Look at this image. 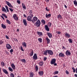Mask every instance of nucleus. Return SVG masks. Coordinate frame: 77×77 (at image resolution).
<instances>
[{
	"instance_id": "1",
	"label": "nucleus",
	"mask_w": 77,
	"mask_h": 77,
	"mask_svg": "<svg viewBox=\"0 0 77 77\" xmlns=\"http://www.w3.org/2000/svg\"><path fill=\"white\" fill-rule=\"evenodd\" d=\"M33 14H30L29 16L27 17V20L29 21H32V19L33 18Z\"/></svg>"
},
{
	"instance_id": "2",
	"label": "nucleus",
	"mask_w": 77,
	"mask_h": 77,
	"mask_svg": "<svg viewBox=\"0 0 77 77\" xmlns=\"http://www.w3.org/2000/svg\"><path fill=\"white\" fill-rule=\"evenodd\" d=\"M34 25H35L36 27H40L41 25V22L40 20H38L35 23H34Z\"/></svg>"
},
{
	"instance_id": "3",
	"label": "nucleus",
	"mask_w": 77,
	"mask_h": 77,
	"mask_svg": "<svg viewBox=\"0 0 77 77\" xmlns=\"http://www.w3.org/2000/svg\"><path fill=\"white\" fill-rule=\"evenodd\" d=\"M38 20V18L36 17H34L33 18V20H32V22L33 23H35V21H36Z\"/></svg>"
},
{
	"instance_id": "4",
	"label": "nucleus",
	"mask_w": 77,
	"mask_h": 77,
	"mask_svg": "<svg viewBox=\"0 0 77 77\" xmlns=\"http://www.w3.org/2000/svg\"><path fill=\"white\" fill-rule=\"evenodd\" d=\"M56 59H53L51 61V65H53V64H54L55 63H56Z\"/></svg>"
},
{
	"instance_id": "5",
	"label": "nucleus",
	"mask_w": 77,
	"mask_h": 77,
	"mask_svg": "<svg viewBox=\"0 0 77 77\" xmlns=\"http://www.w3.org/2000/svg\"><path fill=\"white\" fill-rule=\"evenodd\" d=\"M6 4L9 7H10V8H13V6H12V5H11V4L9 2L6 1Z\"/></svg>"
},
{
	"instance_id": "6",
	"label": "nucleus",
	"mask_w": 77,
	"mask_h": 77,
	"mask_svg": "<svg viewBox=\"0 0 77 77\" xmlns=\"http://www.w3.org/2000/svg\"><path fill=\"white\" fill-rule=\"evenodd\" d=\"M48 54L50 55H53V52L51 50H48Z\"/></svg>"
},
{
	"instance_id": "7",
	"label": "nucleus",
	"mask_w": 77,
	"mask_h": 77,
	"mask_svg": "<svg viewBox=\"0 0 77 77\" xmlns=\"http://www.w3.org/2000/svg\"><path fill=\"white\" fill-rule=\"evenodd\" d=\"M13 18L14 19V20H16V21H18V17L17 16V15L16 14H14L13 15Z\"/></svg>"
},
{
	"instance_id": "8",
	"label": "nucleus",
	"mask_w": 77,
	"mask_h": 77,
	"mask_svg": "<svg viewBox=\"0 0 77 77\" xmlns=\"http://www.w3.org/2000/svg\"><path fill=\"white\" fill-rule=\"evenodd\" d=\"M66 54L67 56H70V55L71 54V52H70V51L68 50L66 51Z\"/></svg>"
},
{
	"instance_id": "9",
	"label": "nucleus",
	"mask_w": 77,
	"mask_h": 77,
	"mask_svg": "<svg viewBox=\"0 0 77 77\" xmlns=\"http://www.w3.org/2000/svg\"><path fill=\"white\" fill-rule=\"evenodd\" d=\"M6 47L8 48V49H11L12 48V47L11 45H10L9 44H7L6 45Z\"/></svg>"
},
{
	"instance_id": "10",
	"label": "nucleus",
	"mask_w": 77,
	"mask_h": 77,
	"mask_svg": "<svg viewBox=\"0 0 77 77\" xmlns=\"http://www.w3.org/2000/svg\"><path fill=\"white\" fill-rule=\"evenodd\" d=\"M45 28L47 31L48 32V31H50V29L48 28V26L47 25H45Z\"/></svg>"
},
{
	"instance_id": "11",
	"label": "nucleus",
	"mask_w": 77,
	"mask_h": 77,
	"mask_svg": "<svg viewBox=\"0 0 77 77\" xmlns=\"http://www.w3.org/2000/svg\"><path fill=\"white\" fill-rule=\"evenodd\" d=\"M33 59L35 60H36L38 59V57H37V55L36 54H35L33 56Z\"/></svg>"
},
{
	"instance_id": "12",
	"label": "nucleus",
	"mask_w": 77,
	"mask_h": 77,
	"mask_svg": "<svg viewBox=\"0 0 77 77\" xmlns=\"http://www.w3.org/2000/svg\"><path fill=\"white\" fill-rule=\"evenodd\" d=\"M47 35L49 38H52V34L50 32H47Z\"/></svg>"
},
{
	"instance_id": "13",
	"label": "nucleus",
	"mask_w": 77,
	"mask_h": 77,
	"mask_svg": "<svg viewBox=\"0 0 77 77\" xmlns=\"http://www.w3.org/2000/svg\"><path fill=\"white\" fill-rule=\"evenodd\" d=\"M59 56H60V57H65V55H64V54L60 53L59 54Z\"/></svg>"
},
{
	"instance_id": "14",
	"label": "nucleus",
	"mask_w": 77,
	"mask_h": 77,
	"mask_svg": "<svg viewBox=\"0 0 77 77\" xmlns=\"http://www.w3.org/2000/svg\"><path fill=\"white\" fill-rule=\"evenodd\" d=\"M23 22L24 24L26 26H27V21H26V19H23Z\"/></svg>"
},
{
	"instance_id": "15",
	"label": "nucleus",
	"mask_w": 77,
	"mask_h": 77,
	"mask_svg": "<svg viewBox=\"0 0 77 77\" xmlns=\"http://www.w3.org/2000/svg\"><path fill=\"white\" fill-rule=\"evenodd\" d=\"M37 33L38 35L39 36H42V35H43L42 34V32H37Z\"/></svg>"
},
{
	"instance_id": "16",
	"label": "nucleus",
	"mask_w": 77,
	"mask_h": 77,
	"mask_svg": "<svg viewBox=\"0 0 77 77\" xmlns=\"http://www.w3.org/2000/svg\"><path fill=\"white\" fill-rule=\"evenodd\" d=\"M3 71L6 74H8V72L6 69H3Z\"/></svg>"
},
{
	"instance_id": "17",
	"label": "nucleus",
	"mask_w": 77,
	"mask_h": 77,
	"mask_svg": "<svg viewBox=\"0 0 77 77\" xmlns=\"http://www.w3.org/2000/svg\"><path fill=\"white\" fill-rule=\"evenodd\" d=\"M33 50H31V51L30 53L29 54V56H32L33 55Z\"/></svg>"
},
{
	"instance_id": "18",
	"label": "nucleus",
	"mask_w": 77,
	"mask_h": 77,
	"mask_svg": "<svg viewBox=\"0 0 77 77\" xmlns=\"http://www.w3.org/2000/svg\"><path fill=\"white\" fill-rule=\"evenodd\" d=\"M11 66L13 69H15V66L14 65V64H12Z\"/></svg>"
},
{
	"instance_id": "19",
	"label": "nucleus",
	"mask_w": 77,
	"mask_h": 77,
	"mask_svg": "<svg viewBox=\"0 0 77 77\" xmlns=\"http://www.w3.org/2000/svg\"><path fill=\"white\" fill-rule=\"evenodd\" d=\"M46 39L47 40V44H50V39H48V37H47L46 38Z\"/></svg>"
},
{
	"instance_id": "20",
	"label": "nucleus",
	"mask_w": 77,
	"mask_h": 77,
	"mask_svg": "<svg viewBox=\"0 0 77 77\" xmlns=\"http://www.w3.org/2000/svg\"><path fill=\"white\" fill-rule=\"evenodd\" d=\"M65 36H67V38H70V35L69 33H66L65 34Z\"/></svg>"
},
{
	"instance_id": "21",
	"label": "nucleus",
	"mask_w": 77,
	"mask_h": 77,
	"mask_svg": "<svg viewBox=\"0 0 77 77\" xmlns=\"http://www.w3.org/2000/svg\"><path fill=\"white\" fill-rule=\"evenodd\" d=\"M38 73L39 75L41 76V75H42L44 74V72H43V71H42L41 72H39Z\"/></svg>"
},
{
	"instance_id": "22",
	"label": "nucleus",
	"mask_w": 77,
	"mask_h": 77,
	"mask_svg": "<svg viewBox=\"0 0 77 77\" xmlns=\"http://www.w3.org/2000/svg\"><path fill=\"white\" fill-rule=\"evenodd\" d=\"M51 17V14H48V15H47V14H46V18H48L49 17Z\"/></svg>"
},
{
	"instance_id": "23",
	"label": "nucleus",
	"mask_w": 77,
	"mask_h": 77,
	"mask_svg": "<svg viewBox=\"0 0 77 77\" xmlns=\"http://www.w3.org/2000/svg\"><path fill=\"white\" fill-rule=\"evenodd\" d=\"M2 27L3 29H6V26L3 24H2Z\"/></svg>"
},
{
	"instance_id": "24",
	"label": "nucleus",
	"mask_w": 77,
	"mask_h": 77,
	"mask_svg": "<svg viewBox=\"0 0 77 77\" xmlns=\"http://www.w3.org/2000/svg\"><path fill=\"white\" fill-rule=\"evenodd\" d=\"M22 5L23 8L24 9H26V6H25V5H24V3H22Z\"/></svg>"
},
{
	"instance_id": "25",
	"label": "nucleus",
	"mask_w": 77,
	"mask_h": 77,
	"mask_svg": "<svg viewBox=\"0 0 77 77\" xmlns=\"http://www.w3.org/2000/svg\"><path fill=\"white\" fill-rule=\"evenodd\" d=\"M30 76L29 77H33L34 75V74H33V73L32 72V73H30Z\"/></svg>"
},
{
	"instance_id": "26",
	"label": "nucleus",
	"mask_w": 77,
	"mask_h": 77,
	"mask_svg": "<svg viewBox=\"0 0 77 77\" xmlns=\"http://www.w3.org/2000/svg\"><path fill=\"white\" fill-rule=\"evenodd\" d=\"M57 18H59V19H62V17L60 14H59L57 16Z\"/></svg>"
},
{
	"instance_id": "27",
	"label": "nucleus",
	"mask_w": 77,
	"mask_h": 77,
	"mask_svg": "<svg viewBox=\"0 0 77 77\" xmlns=\"http://www.w3.org/2000/svg\"><path fill=\"white\" fill-rule=\"evenodd\" d=\"M22 45H23L24 46V47H25V48L27 47V46L26 45V42H23V43H22Z\"/></svg>"
},
{
	"instance_id": "28",
	"label": "nucleus",
	"mask_w": 77,
	"mask_h": 77,
	"mask_svg": "<svg viewBox=\"0 0 77 77\" xmlns=\"http://www.w3.org/2000/svg\"><path fill=\"white\" fill-rule=\"evenodd\" d=\"M2 11H4V12L5 11V12H6V13H7V11H6V10L5 8L3 7L2 9Z\"/></svg>"
},
{
	"instance_id": "29",
	"label": "nucleus",
	"mask_w": 77,
	"mask_h": 77,
	"mask_svg": "<svg viewBox=\"0 0 77 77\" xmlns=\"http://www.w3.org/2000/svg\"><path fill=\"white\" fill-rule=\"evenodd\" d=\"M48 50H46L44 52V54L45 55H47V53H48Z\"/></svg>"
},
{
	"instance_id": "30",
	"label": "nucleus",
	"mask_w": 77,
	"mask_h": 77,
	"mask_svg": "<svg viewBox=\"0 0 77 77\" xmlns=\"http://www.w3.org/2000/svg\"><path fill=\"white\" fill-rule=\"evenodd\" d=\"M41 22L42 23H43V24H44V25L45 24V21L44 20L42 19L41 20Z\"/></svg>"
},
{
	"instance_id": "31",
	"label": "nucleus",
	"mask_w": 77,
	"mask_h": 77,
	"mask_svg": "<svg viewBox=\"0 0 77 77\" xmlns=\"http://www.w3.org/2000/svg\"><path fill=\"white\" fill-rule=\"evenodd\" d=\"M69 41L70 43H72V40L71 38H69L68 40Z\"/></svg>"
},
{
	"instance_id": "32",
	"label": "nucleus",
	"mask_w": 77,
	"mask_h": 77,
	"mask_svg": "<svg viewBox=\"0 0 77 77\" xmlns=\"http://www.w3.org/2000/svg\"><path fill=\"white\" fill-rule=\"evenodd\" d=\"M73 2H74V5H75V6H77V1L76 0H75Z\"/></svg>"
},
{
	"instance_id": "33",
	"label": "nucleus",
	"mask_w": 77,
	"mask_h": 77,
	"mask_svg": "<svg viewBox=\"0 0 77 77\" xmlns=\"http://www.w3.org/2000/svg\"><path fill=\"white\" fill-rule=\"evenodd\" d=\"M8 69L10 71H11V72H12L13 71V69H12L11 67H9Z\"/></svg>"
},
{
	"instance_id": "34",
	"label": "nucleus",
	"mask_w": 77,
	"mask_h": 77,
	"mask_svg": "<svg viewBox=\"0 0 77 77\" xmlns=\"http://www.w3.org/2000/svg\"><path fill=\"white\" fill-rule=\"evenodd\" d=\"M10 77H14V75L12 73H11L10 75Z\"/></svg>"
},
{
	"instance_id": "35",
	"label": "nucleus",
	"mask_w": 77,
	"mask_h": 77,
	"mask_svg": "<svg viewBox=\"0 0 77 77\" xmlns=\"http://www.w3.org/2000/svg\"><path fill=\"white\" fill-rule=\"evenodd\" d=\"M21 61H22V62H24V63H25L26 62V60L25 59H23L20 60Z\"/></svg>"
},
{
	"instance_id": "36",
	"label": "nucleus",
	"mask_w": 77,
	"mask_h": 77,
	"mask_svg": "<svg viewBox=\"0 0 77 77\" xmlns=\"http://www.w3.org/2000/svg\"><path fill=\"white\" fill-rule=\"evenodd\" d=\"M38 41H39L40 42H42V38H38Z\"/></svg>"
},
{
	"instance_id": "37",
	"label": "nucleus",
	"mask_w": 77,
	"mask_h": 77,
	"mask_svg": "<svg viewBox=\"0 0 77 77\" xmlns=\"http://www.w3.org/2000/svg\"><path fill=\"white\" fill-rule=\"evenodd\" d=\"M43 63H44L43 61L40 62L39 63L40 65V66H42V65H43Z\"/></svg>"
},
{
	"instance_id": "38",
	"label": "nucleus",
	"mask_w": 77,
	"mask_h": 77,
	"mask_svg": "<svg viewBox=\"0 0 77 77\" xmlns=\"http://www.w3.org/2000/svg\"><path fill=\"white\" fill-rule=\"evenodd\" d=\"M5 6L6 9L8 12H9V9H8V6H7L6 5H5Z\"/></svg>"
},
{
	"instance_id": "39",
	"label": "nucleus",
	"mask_w": 77,
	"mask_h": 77,
	"mask_svg": "<svg viewBox=\"0 0 77 77\" xmlns=\"http://www.w3.org/2000/svg\"><path fill=\"white\" fill-rule=\"evenodd\" d=\"M1 65L2 66H5V63H4V62H1Z\"/></svg>"
},
{
	"instance_id": "40",
	"label": "nucleus",
	"mask_w": 77,
	"mask_h": 77,
	"mask_svg": "<svg viewBox=\"0 0 77 77\" xmlns=\"http://www.w3.org/2000/svg\"><path fill=\"white\" fill-rule=\"evenodd\" d=\"M2 15L5 18H8V17H7V16L5 15V14H2Z\"/></svg>"
},
{
	"instance_id": "41",
	"label": "nucleus",
	"mask_w": 77,
	"mask_h": 77,
	"mask_svg": "<svg viewBox=\"0 0 77 77\" xmlns=\"http://www.w3.org/2000/svg\"><path fill=\"white\" fill-rule=\"evenodd\" d=\"M35 69L36 71H38V67L37 65L35 66Z\"/></svg>"
},
{
	"instance_id": "42",
	"label": "nucleus",
	"mask_w": 77,
	"mask_h": 77,
	"mask_svg": "<svg viewBox=\"0 0 77 77\" xmlns=\"http://www.w3.org/2000/svg\"><path fill=\"white\" fill-rule=\"evenodd\" d=\"M59 73V71H55L54 72V74H57Z\"/></svg>"
},
{
	"instance_id": "43",
	"label": "nucleus",
	"mask_w": 77,
	"mask_h": 77,
	"mask_svg": "<svg viewBox=\"0 0 77 77\" xmlns=\"http://www.w3.org/2000/svg\"><path fill=\"white\" fill-rule=\"evenodd\" d=\"M7 20V23L8 24H11V22H10V21L8 20Z\"/></svg>"
},
{
	"instance_id": "44",
	"label": "nucleus",
	"mask_w": 77,
	"mask_h": 77,
	"mask_svg": "<svg viewBox=\"0 0 77 77\" xmlns=\"http://www.w3.org/2000/svg\"><path fill=\"white\" fill-rule=\"evenodd\" d=\"M29 13H31V14H32L33 13V11H32V10H29Z\"/></svg>"
},
{
	"instance_id": "45",
	"label": "nucleus",
	"mask_w": 77,
	"mask_h": 77,
	"mask_svg": "<svg viewBox=\"0 0 77 77\" xmlns=\"http://www.w3.org/2000/svg\"><path fill=\"white\" fill-rule=\"evenodd\" d=\"M72 69L73 70V72H75V69L74 67H72Z\"/></svg>"
},
{
	"instance_id": "46",
	"label": "nucleus",
	"mask_w": 77,
	"mask_h": 77,
	"mask_svg": "<svg viewBox=\"0 0 77 77\" xmlns=\"http://www.w3.org/2000/svg\"><path fill=\"white\" fill-rule=\"evenodd\" d=\"M51 25V23L49 22L48 23V26H49V27H50Z\"/></svg>"
},
{
	"instance_id": "47",
	"label": "nucleus",
	"mask_w": 77,
	"mask_h": 77,
	"mask_svg": "<svg viewBox=\"0 0 77 77\" xmlns=\"http://www.w3.org/2000/svg\"><path fill=\"white\" fill-rule=\"evenodd\" d=\"M3 43V42L2 41V40H0V45L1 44H2Z\"/></svg>"
},
{
	"instance_id": "48",
	"label": "nucleus",
	"mask_w": 77,
	"mask_h": 77,
	"mask_svg": "<svg viewBox=\"0 0 77 77\" xmlns=\"http://www.w3.org/2000/svg\"><path fill=\"white\" fill-rule=\"evenodd\" d=\"M13 51H14V50L13 49H11L10 50V52L11 53V54H12V53L13 52Z\"/></svg>"
},
{
	"instance_id": "49",
	"label": "nucleus",
	"mask_w": 77,
	"mask_h": 77,
	"mask_svg": "<svg viewBox=\"0 0 77 77\" xmlns=\"http://www.w3.org/2000/svg\"><path fill=\"white\" fill-rule=\"evenodd\" d=\"M17 3H18V4H20L21 3L20 1L18 0L17 1Z\"/></svg>"
},
{
	"instance_id": "50",
	"label": "nucleus",
	"mask_w": 77,
	"mask_h": 77,
	"mask_svg": "<svg viewBox=\"0 0 77 77\" xmlns=\"http://www.w3.org/2000/svg\"><path fill=\"white\" fill-rule=\"evenodd\" d=\"M9 9H10V11H11V12H13V11H14V10H13V9L11 8H9Z\"/></svg>"
},
{
	"instance_id": "51",
	"label": "nucleus",
	"mask_w": 77,
	"mask_h": 77,
	"mask_svg": "<svg viewBox=\"0 0 77 77\" xmlns=\"http://www.w3.org/2000/svg\"><path fill=\"white\" fill-rule=\"evenodd\" d=\"M20 48L22 51H24V50H23V47H22V46L20 47Z\"/></svg>"
},
{
	"instance_id": "52",
	"label": "nucleus",
	"mask_w": 77,
	"mask_h": 77,
	"mask_svg": "<svg viewBox=\"0 0 77 77\" xmlns=\"http://www.w3.org/2000/svg\"><path fill=\"white\" fill-rule=\"evenodd\" d=\"M66 73L67 74H69V72L67 70H66Z\"/></svg>"
},
{
	"instance_id": "53",
	"label": "nucleus",
	"mask_w": 77,
	"mask_h": 77,
	"mask_svg": "<svg viewBox=\"0 0 77 77\" xmlns=\"http://www.w3.org/2000/svg\"><path fill=\"white\" fill-rule=\"evenodd\" d=\"M47 60V57H45L44 58V61L46 60Z\"/></svg>"
},
{
	"instance_id": "54",
	"label": "nucleus",
	"mask_w": 77,
	"mask_h": 77,
	"mask_svg": "<svg viewBox=\"0 0 77 77\" xmlns=\"http://www.w3.org/2000/svg\"><path fill=\"white\" fill-rule=\"evenodd\" d=\"M1 18H2V19H3V20H5V18H4V17H3V16H1Z\"/></svg>"
},
{
	"instance_id": "55",
	"label": "nucleus",
	"mask_w": 77,
	"mask_h": 77,
	"mask_svg": "<svg viewBox=\"0 0 77 77\" xmlns=\"http://www.w3.org/2000/svg\"><path fill=\"white\" fill-rule=\"evenodd\" d=\"M5 37L6 38H7V39H9V37H8V36L7 35H6L5 36Z\"/></svg>"
},
{
	"instance_id": "56",
	"label": "nucleus",
	"mask_w": 77,
	"mask_h": 77,
	"mask_svg": "<svg viewBox=\"0 0 77 77\" xmlns=\"http://www.w3.org/2000/svg\"><path fill=\"white\" fill-rule=\"evenodd\" d=\"M46 10L47 11H50V10L47 9V7L46 8Z\"/></svg>"
},
{
	"instance_id": "57",
	"label": "nucleus",
	"mask_w": 77,
	"mask_h": 77,
	"mask_svg": "<svg viewBox=\"0 0 77 77\" xmlns=\"http://www.w3.org/2000/svg\"><path fill=\"white\" fill-rule=\"evenodd\" d=\"M58 35H60V33H61V32H58Z\"/></svg>"
},
{
	"instance_id": "58",
	"label": "nucleus",
	"mask_w": 77,
	"mask_h": 77,
	"mask_svg": "<svg viewBox=\"0 0 77 77\" xmlns=\"http://www.w3.org/2000/svg\"><path fill=\"white\" fill-rule=\"evenodd\" d=\"M54 66H57V63H54Z\"/></svg>"
},
{
	"instance_id": "59",
	"label": "nucleus",
	"mask_w": 77,
	"mask_h": 77,
	"mask_svg": "<svg viewBox=\"0 0 77 77\" xmlns=\"http://www.w3.org/2000/svg\"><path fill=\"white\" fill-rule=\"evenodd\" d=\"M23 15L24 17H25V18H26V17H27V16H26V15L25 14H24Z\"/></svg>"
},
{
	"instance_id": "60",
	"label": "nucleus",
	"mask_w": 77,
	"mask_h": 77,
	"mask_svg": "<svg viewBox=\"0 0 77 77\" xmlns=\"http://www.w3.org/2000/svg\"><path fill=\"white\" fill-rule=\"evenodd\" d=\"M74 76H75V77H77V75L76 74H75Z\"/></svg>"
},
{
	"instance_id": "61",
	"label": "nucleus",
	"mask_w": 77,
	"mask_h": 77,
	"mask_svg": "<svg viewBox=\"0 0 77 77\" xmlns=\"http://www.w3.org/2000/svg\"><path fill=\"white\" fill-rule=\"evenodd\" d=\"M64 6L65 8H67V7L66 6V5H64Z\"/></svg>"
},
{
	"instance_id": "62",
	"label": "nucleus",
	"mask_w": 77,
	"mask_h": 77,
	"mask_svg": "<svg viewBox=\"0 0 77 77\" xmlns=\"http://www.w3.org/2000/svg\"><path fill=\"white\" fill-rule=\"evenodd\" d=\"M6 53L7 54H8V55L9 54V52H7Z\"/></svg>"
},
{
	"instance_id": "63",
	"label": "nucleus",
	"mask_w": 77,
	"mask_h": 77,
	"mask_svg": "<svg viewBox=\"0 0 77 77\" xmlns=\"http://www.w3.org/2000/svg\"><path fill=\"white\" fill-rule=\"evenodd\" d=\"M45 1L46 2H49V0H45Z\"/></svg>"
},
{
	"instance_id": "64",
	"label": "nucleus",
	"mask_w": 77,
	"mask_h": 77,
	"mask_svg": "<svg viewBox=\"0 0 77 77\" xmlns=\"http://www.w3.org/2000/svg\"><path fill=\"white\" fill-rule=\"evenodd\" d=\"M17 32H19V29H17Z\"/></svg>"
}]
</instances>
